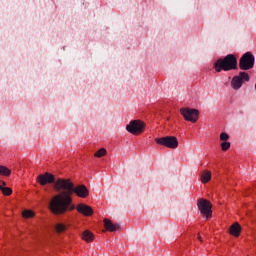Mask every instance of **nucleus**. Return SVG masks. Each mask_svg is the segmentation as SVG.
<instances>
[{"mask_svg": "<svg viewBox=\"0 0 256 256\" xmlns=\"http://www.w3.org/2000/svg\"><path fill=\"white\" fill-rule=\"evenodd\" d=\"M22 216L25 219H31V218L35 217V213L32 210H24L22 212Z\"/></svg>", "mask_w": 256, "mask_h": 256, "instance_id": "nucleus-18", "label": "nucleus"}, {"mask_svg": "<svg viewBox=\"0 0 256 256\" xmlns=\"http://www.w3.org/2000/svg\"><path fill=\"white\" fill-rule=\"evenodd\" d=\"M221 149L222 151H229L231 149V143L227 141L221 143Z\"/></svg>", "mask_w": 256, "mask_h": 256, "instance_id": "nucleus-20", "label": "nucleus"}, {"mask_svg": "<svg viewBox=\"0 0 256 256\" xmlns=\"http://www.w3.org/2000/svg\"><path fill=\"white\" fill-rule=\"evenodd\" d=\"M197 205L201 215H204L206 219H209L213 215V211L211 210L212 205L208 200L201 198L198 200Z\"/></svg>", "mask_w": 256, "mask_h": 256, "instance_id": "nucleus-7", "label": "nucleus"}, {"mask_svg": "<svg viewBox=\"0 0 256 256\" xmlns=\"http://www.w3.org/2000/svg\"><path fill=\"white\" fill-rule=\"evenodd\" d=\"M201 183H209L211 181V171L209 170H204L203 173L201 174Z\"/></svg>", "mask_w": 256, "mask_h": 256, "instance_id": "nucleus-14", "label": "nucleus"}, {"mask_svg": "<svg viewBox=\"0 0 256 256\" xmlns=\"http://www.w3.org/2000/svg\"><path fill=\"white\" fill-rule=\"evenodd\" d=\"M198 239H199V241H203V240L201 239V235H199V234H198Z\"/></svg>", "mask_w": 256, "mask_h": 256, "instance_id": "nucleus-23", "label": "nucleus"}, {"mask_svg": "<svg viewBox=\"0 0 256 256\" xmlns=\"http://www.w3.org/2000/svg\"><path fill=\"white\" fill-rule=\"evenodd\" d=\"M36 181L42 186H45V185L51 184V183H54V185H55V183H57V181H55V175H53L49 172L38 175L36 178Z\"/></svg>", "mask_w": 256, "mask_h": 256, "instance_id": "nucleus-9", "label": "nucleus"}, {"mask_svg": "<svg viewBox=\"0 0 256 256\" xmlns=\"http://www.w3.org/2000/svg\"><path fill=\"white\" fill-rule=\"evenodd\" d=\"M180 113L185 121H190V123H197L199 121V110L197 109L181 108Z\"/></svg>", "mask_w": 256, "mask_h": 256, "instance_id": "nucleus-6", "label": "nucleus"}, {"mask_svg": "<svg viewBox=\"0 0 256 256\" xmlns=\"http://www.w3.org/2000/svg\"><path fill=\"white\" fill-rule=\"evenodd\" d=\"M214 69L216 73H221V71H233L237 69V57L233 54H228L224 58L216 60L214 63Z\"/></svg>", "mask_w": 256, "mask_h": 256, "instance_id": "nucleus-2", "label": "nucleus"}, {"mask_svg": "<svg viewBox=\"0 0 256 256\" xmlns=\"http://www.w3.org/2000/svg\"><path fill=\"white\" fill-rule=\"evenodd\" d=\"M76 210L78 211V213L85 215V217H91V215H93V208L86 204H78Z\"/></svg>", "mask_w": 256, "mask_h": 256, "instance_id": "nucleus-10", "label": "nucleus"}, {"mask_svg": "<svg viewBox=\"0 0 256 256\" xmlns=\"http://www.w3.org/2000/svg\"><path fill=\"white\" fill-rule=\"evenodd\" d=\"M157 145H162L168 149H177L179 147V140L175 136H164L161 138H155Z\"/></svg>", "mask_w": 256, "mask_h": 256, "instance_id": "nucleus-4", "label": "nucleus"}, {"mask_svg": "<svg viewBox=\"0 0 256 256\" xmlns=\"http://www.w3.org/2000/svg\"><path fill=\"white\" fill-rule=\"evenodd\" d=\"M82 239L86 241V243H93V241H95V235L91 231L85 230L82 233Z\"/></svg>", "mask_w": 256, "mask_h": 256, "instance_id": "nucleus-12", "label": "nucleus"}, {"mask_svg": "<svg viewBox=\"0 0 256 256\" xmlns=\"http://www.w3.org/2000/svg\"><path fill=\"white\" fill-rule=\"evenodd\" d=\"M0 175L9 177V175H11V170L4 165H0Z\"/></svg>", "mask_w": 256, "mask_h": 256, "instance_id": "nucleus-15", "label": "nucleus"}, {"mask_svg": "<svg viewBox=\"0 0 256 256\" xmlns=\"http://www.w3.org/2000/svg\"><path fill=\"white\" fill-rule=\"evenodd\" d=\"M0 191H2L3 195H6L8 197L9 195H13V189L9 187H3L2 185H0Z\"/></svg>", "mask_w": 256, "mask_h": 256, "instance_id": "nucleus-17", "label": "nucleus"}, {"mask_svg": "<svg viewBox=\"0 0 256 256\" xmlns=\"http://www.w3.org/2000/svg\"><path fill=\"white\" fill-rule=\"evenodd\" d=\"M249 81V74L247 72H240L238 76H234L231 81V86L235 91L243 87V82Z\"/></svg>", "mask_w": 256, "mask_h": 256, "instance_id": "nucleus-8", "label": "nucleus"}, {"mask_svg": "<svg viewBox=\"0 0 256 256\" xmlns=\"http://www.w3.org/2000/svg\"><path fill=\"white\" fill-rule=\"evenodd\" d=\"M104 227L107 231H110L113 233V232L119 231V229H121V224H119V223L113 224V222H111L110 219L105 218L104 219Z\"/></svg>", "mask_w": 256, "mask_h": 256, "instance_id": "nucleus-11", "label": "nucleus"}, {"mask_svg": "<svg viewBox=\"0 0 256 256\" xmlns=\"http://www.w3.org/2000/svg\"><path fill=\"white\" fill-rule=\"evenodd\" d=\"M230 234L234 237H239L241 235V225L236 222L230 226Z\"/></svg>", "mask_w": 256, "mask_h": 256, "instance_id": "nucleus-13", "label": "nucleus"}, {"mask_svg": "<svg viewBox=\"0 0 256 256\" xmlns=\"http://www.w3.org/2000/svg\"><path fill=\"white\" fill-rule=\"evenodd\" d=\"M220 141H223V142L229 141V134H227L226 132H222L220 134Z\"/></svg>", "mask_w": 256, "mask_h": 256, "instance_id": "nucleus-21", "label": "nucleus"}, {"mask_svg": "<svg viewBox=\"0 0 256 256\" xmlns=\"http://www.w3.org/2000/svg\"><path fill=\"white\" fill-rule=\"evenodd\" d=\"M239 67L242 71H249L255 67V55L252 52H246L239 61Z\"/></svg>", "mask_w": 256, "mask_h": 256, "instance_id": "nucleus-3", "label": "nucleus"}, {"mask_svg": "<svg viewBox=\"0 0 256 256\" xmlns=\"http://www.w3.org/2000/svg\"><path fill=\"white\" fill-rule=\"evenodd\" d=\"M0 183H2V187L7 186V182H5V181H1V180H0Z\"/></svg>", "mask_w": 256, "mask_h": 256, "instance_id": "nucleus-22", "label": "nucleus"}, {"mask_svg": "<svg viewBox=\"0 0 256 256\" xmlns=\"http://www.w3.org/2000/svg\"><path fill=\"white\" fill-rule=\"evenodd\" d=\"M55 191L61 192L52 197L49 209L54 215H65L67 211H74L73 193L81 199L89 197V189L86 185L75 186L71 179L58 178L54 184Z\"/></svg>", "mask_w": 256, "mask_h": 256, "instance_id": "nucleus-1", "label": "nucleus"}, {"mask_svg": "<svg viewBox=\"0 0 256 256\" xmlns=\"http://www.w3.org/2000/svg\"><path fill=\"white\" fill-rule=\"evenodd\" d=\"M56 233H64V231H67V225L63 223H58L55 226Z\"/></svg>", "mask_w": 256, "mask_h": 256, "instance_id": "nucleus-16", "label": "nucleus"}, {"mask_svg": "<svg viewBox=\"0 0 256 256\" xmlns=\"http://www.w3.org/2000/svg\"><path fill=\"white\" fill-rule=\"evenodd\" d=\"M126 131L132 135H141L145 131V124L141 120H132L126 126Z\"/></svg>", "mask_w": 256, "mask_h": 256, "instance_id": "nucleus-5", "label": "nucleus"}, {"mask_svg": "<svg viewBox=\"0 0 256 256\" xmlns=\"http://www.w3.org/2000/svg\"><path fill=\"white\" fill-rule=\"evenodd\" d=\"M94 155L98 158L105 157V155H107V150L105 148H101Z\"/></svg>", "mask_w": 256, "mask_h": 256, "instance_id": "nucleus-19", "label": "nucleus"}]
</instances>
